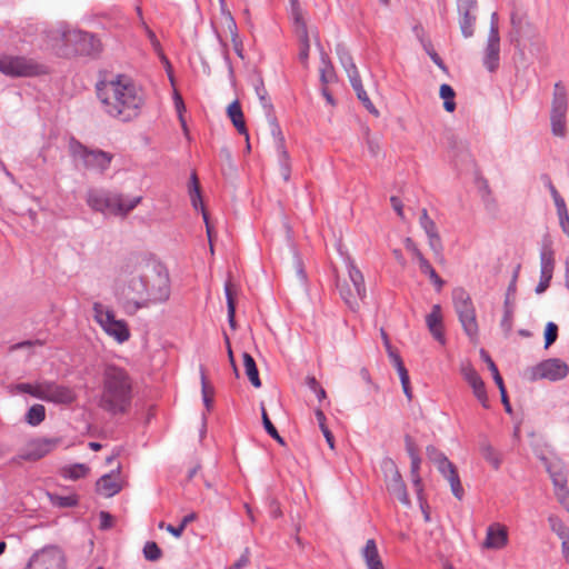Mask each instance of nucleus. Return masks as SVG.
Listing matches in <instances>:
<instances>
[{
  "label": "nucleus",
  "mask_w": 569,
  "mask_h": 569,
  "mask_svg": "<svg viewBox=\"0 0 569 569\" xmlns=\"http://www.w3.org/2000/svg\"><path fill=\"white\" fill-rule=\"evenodd\" d=\"M89 471V468L83 463H74L63 468L62 475L64 478L77 480L84 477Z\"/></svg>",
  "instance_id": "obj_43"
},
{
  "label": "nucleus",
  "mask_w": 569,
  "mask_h": 569,
  "mask_svg": "<svg viewBox=\"0 0 569 569\" xmlns=\"http://www.w3.org/2000/svg\"><path fill=\"white\" fill-rule=\"evenodd\" d=\"M551 197H552V199L555 201V206L557 208L558 218L569 214L566 202H565L563 198L559 194L558 190H553V194Z\"/></svg>",
  "instance_id": "obj_56"
},
{
  "label": "nucleus",
  "mask_w": 569,
  "mask_h": 569,
  "mask_svg": "<svg viewBox=\"0 0 569 569\" xmlns=\"http://www.w3.org/2000/svg\"><path fill=\"white\" fill-rule=\"evenodd\" d=\"M555 269L553 250L550 244H543L540 252V280L535 291L538 295L543 293L550 286Z\"/></svg>",
  "instance_id": "obj_20"
},
{
  "label": "nucleus",
  "mask_w": 569,
  "mask_h": 569,
  "mask_svg": "<svg viewBox=\"0 0 569 569\" xmlns=\"http://www.w3.org/2000/svg\"><path fill=\"white\" fill-rule=\"evenodd\" d=\"M481 357L488 363V368H489V370L492 373V377H493V380H495L496 385L497 386H501L503 383V380H502V377L500 376V373L498 371V368H497L496 363L492 361L490 356L485 350H481Z\"/></svg>",
  "instance_id": "obj_53"
},
{
  "label": "nucleus",
  "mask_w": 569,
  "mask_h": 569,
  "mask_svg": "<svg viewBox=\"0 0 569 569\" xmlns=\"http://www.w3.org/2000/svg\"><path fill=\"white\" fill-rule=\"evenodd\" d=\"M495 37V38H500L499 37V28H498V14L497 12H493L491 14V18H490V29H489V34L488 37Z\"/></svg>",
  "instance_id": "obj_63"
},
{
  "label": "nucleus",
  "mask_w": 569,
  "mask_h": 569,
  "mask_svg": "<svg viewBox=\"0 0 569 569\" xmlns=\"http://www.w3.org/2000/svg\"><path fill=\"white\" fill-rule=\"evenodd\" d=\"M46 418V408L42 405H33L29 408L28 412L26 413V421L30 426H39Z\"/></svg>",
  "instance_id": "obj_39"
},
{
  "label": "nucleus",
  "mask_w": 569,
  "mask_h": 569,
  "mask_svg": "<svg viewBox=\"0 0 569 569\" xmlns=\"http://www.w3.org/2000/svg\"><path fill=\"white\" fill-rule=\"evenodd\" d=\"M550 529L561 539L569 538V528L556 516L548 518Z\"/></svg>",
  "instance_id": "obj_46"
},
{
  "label": "nucleus",
  "mask_w": 569,
  "mask_h": 569,
  "mask_svg": "<svg viewBox=\"0 0 569 569\" xmlns=\"http://www.w3.org/2000/svg\"><path fill=\"white\" fill-rule=\"evenodd\" d=\"M280 173L287 182L290 179V163L288 152L281 147L279 148Z\"/></svg>",
  "instance_id": "obj_49"
},
{
  "label": "nucleus",
  "mask_w": 569,
  "mask_h": 569,
  "mask_svg": "<svg viewBox=\"0 0 569 569\" xmlns=\"http://www.w3.org/2000/svg\"><path fill=\"white\" fill-rule=\"evenodd\" d=\"M38 399L57 405H70L76 400V393L71 388L67 386L43 380L41 395H38Z\"/></svg>",
  "instance_id": "obj_19"
},
{
  "label": "nucleus",
  "mask_w": 569,
  "mask_h": 569,
  "mask_svg": "<svg viewBox=\"0 0 569 569\" xmlns=\"http://www.w3.org/2000/svg\"><path fill=\"white\" fill-rule=\"evenodd\" d=\"M427 327L432 337L440 343H445L442 315L440 305H433L431 312L426 317Z\"/></svg>",
  "instance_id": "obj_27"
},
{
  "label": "nucleus",
  "mask_w": 569,
  "mask_h": 569,
  "mask_svg": "<svg viewBox=\"0 0 569 569\" xmlns=\"http://www.w3.org/2000/svg\"><path fill=\"white\" fill-rule=\"evenodd\" d=\"M438 471L446 478L450 485L452 495L458 499L462 500L465 496V490L462 488L457 468L455 465L447 458L442 460L440 465L437 466Z\"/></svg>",
  "instance_id": "obj_22"
},
{
  "label": "nucleus",
  "mask_w": 569,
  "mask_h": 569,
  "mask_svg": "<svg viewBox=\"0 0 569 569\" xmlns=\"http://www.w3.org/2000/svg\"><path fill=\"white\" fill-rule=\"evenodd\" d=\"M551 197H552V199L555 201V206L557 208L558 218L569 214L566 202H565L563 198L559 194L558 190H553V194Z\"/></svg>",
  "instance_id": "obj_57"
},
{
  "label": "nucleus",
  "mask_w": 569,
  "mask_h": 569,
  "mask_svg": "<svg viewBox=\"0 0 569 569\" xmlns=\"http://www.w3.org/2000/svg\"><path fill=\"white\" fill-rule=\"evenodd\" d=\"M546 469L551 478L553 490L567 486V473L562 463L559 461H547Z\"/></svg>",
  "instance_id": "obj_31"
},
{
  "label": "nucleus",
  "mask_w": 569,
  "mask_h": 569,
  "mask_svg": "<svg viewBox=\"0 0 569 569\" xmlns=\"http://www.w3.org/2000/svg\"><path fill=\"white\" fill-rule=\"evenodd\" d=\"M320 81L325 86L336 81V72L333 66L325 53H321Z\"/></svg>",
  "instance_id": "obj_38"
},
{
  "label": "nucleus",
  "mask_w": 569,
  "mask_h": 569,
  "mask_svg": "<svg viewBox=\"0 0 569 569\" xmlns=\"http://www.w3.org/2000/svg\"><path fill=\"white\" fill-rule=\"evenodd\" d=\"M406 450L410 458L419 457L417 446L410 436L405 437Z\"/></svg>",
  "instance_id": "obj_61"
},
{
  "label": "nucleus",
  "mask_w": 569,
  "mask_h": 569,
  "mask_svg": "<svg viewBox=\"0 0 569 569\" xmlns=\"http://www.w3.org/2000/svg\"><path fill=\"white\" fill-rule=\"evenodd\" d=\"M291 16L295 23V32L299 39V60L307 64L310 51V40L302 10L297 0H291Z\"/></svg>",
  "instance_id": "obj_18"
},
{
  "label": "nucleus",
  "mask_w": 569,
  "mask_h": 569,
  "mask_svg": "<svg viewBox=\"0 0 569 569\" xmlns=\"http://www.w3.org/2000/svg\"><path fill=\"white\" fill-rule=\"evenodd\" d=\"M558 338V326L549 321L545 329V348H549Z\"/></svg>",
  "instance_id": "obj_52"
},
{
  "label": "nucleus",
  "mask_w": 569,
  "mask_h": 569,
  "mask_svg": "<svg viewBox=\"0 0 569 569\" xmlns=\"http://www.w3.org/2000/svg\"><path fill=\"white\" fill-rule=\"evenodd\" d=\"M558 502L569 511V488L568 486L555 490Z\"/></svg>",
  "instance_id": "obj_58"
},
{
  "label": "nucleus",
  "mask_w": 569,
  "mask_h": 569,
  "mask_svg": "<svg viewBox=\"0 0 569 569\" xmlns=\"http://www.w3.org/2000/svg\"><path fill=\"white\" fill-rule=\"evenodd\" d=\"M362 558L368 569H383L382 560L379 556L377 543L373 539L367 540L361 550Z\"/></svg>",
  "instance_id": "obj_29"
},
{
  "label": "nucleus",
  "mask_w": 569,
  "mask_h": 569,
  "mask_svg": "<svg viewBox=\"0 0 569 569\" xmlns=\"http://www.w3.org/2000/svg\"><path fill=\"white\" fill-rule=\"evenodd\" d=\"M93 318L103 329V331L118 343H123L129 340L130 331L124 320L116 319L114 312L104 307L101 302H94Z\"/></svg>",
  "instance_id": "obj_10"
},
{
  "label": "nucleus",
  "mask_w": 569,
  "mask_h": 569,
  "mask_svg": "<svg viewBox=\"0 0 569 569\" xmlns=\"http://www.w3.org/2000/svg\"><path fill=\"white\" fill-rule=\"evenodd\" d=\"M249 563V549L246 548L240 558L229 569H241Z\"/></svg>",
  "instance_id": "obj_62"
},
{
  "label": "nucleus",
  "mask_w": 569,
  "mask_h": 569,
  "mask_svg": "<svg viewBox=\"0 0 569 569\" xmlns=\"http://www.w3.org/2000/svg\"><path fill=\"white\" fill-rule=\"evenodd\" d=\"M146 264L137 267L128 277L121 280L116 296L123 312L128 316L136 315L140 309H147L146 303Z\"/></svg>",
  "instance_id": "obj_3"
},
{
  "label": "nucleus",
  "mask_w": 569,
  "mask_h": 569,
  "mask_svg": "<svg viewBox=\"0 0 569 569\" xmlns=\"http://www.w3.org/2000/svg\"><path fill=\"white\" fill-rule=\"evenodd\" d=\"M380 468L389 493L395 496L402 505L409 506L410 499L407 488L396 462L391 458L386 457L382 459Z\"/></svg>",
  "instance_id": "obj_12"
},
{
  "label": "nucleus",
  "mask_w": 569,
  "mask_h": 569,
  "mask_svg": "<svg viewBox=\"0 0 569 569\" xmlns=\"http://www.w3.org/2000/svg\"><path fill=\"white\" fill-rule=\"evenodd\" d=\"M346 262L348 277L343 279L337 277V289L346 306L351 311H358L360 302L367 296L365 277L351 258L348 257Z\"/></svg>",
  "instance_id": "obj_6"
},
{
  "label": "nucleus",
  "mask_w": 569,
  "mask_h": 569,
  "mask_svg": "<svg viewBox=\"0 0 569 569\" xmlns=\"http://www.w3.org/2000/svg\"><path fill=\"white\" fill-rule=\"evenodd\" d=\"M508 543V532L507 529L495 523L488 527L486 539L482 543V547L486 549H502Z\"/></svg>",
  "instance_id": "obj_24"
},
{
  "label": "nucleus",
  "mask_w": 569,
  "mask_h": 569,
  "mask_svg": "<svg viewBox=\"0 0 569 569\" xmlns=\"http://www.w3.org/2000/svg\"><path fill=\"white\" fill-rule=\"evenodd\" d=\"M500 61V38L488 37L483 54V66L489 72L498 69Z\"/></svg>",
  "instance_id": "obj_26"
},
{
  "label": "nucleus",
  "mask_w": 569,
  "mask_h": 569,
  "mask_svg": "<svg viewBox=\"0 0 569 569\" xmlns=\"http://www.w3.org/2000/svg\"><path fill=\"white\" fill-rule=\"evenodd\" d=\"M146 303L147 308L153 305L163 303L170 298V279L167 270L158 264H146Z\"/></svg>",
  "instance_id": "obj_7"
},
{
  "label": "nucleus",
  "mask_w": 569,
  "mask_h": 569,
  "mask_svg": "<svg viewBox=\"0 0 569 569\" xmlns=\"http://www.w3.org/2000/svg\"><path fill=\"white\" fill-rule=\"evenodd\" d=\"M426 455L430 461H432L436 466L440 465L442 460L447 459V456L438 450L435 446H428L426 448Z\"/></svg>",
  "instance_id": "obj_54"
},
{
  "label": "nucleus",
  "mask_w": 569,
  "mask_h": 569,
  "mask_svg": "<svg viewBox=\"0 0 569 569\" xmlns=\"http://www.w3.org/2000/svg\"><path fill=\"white\" fill-rule=\"evenodd\" d=\"M141 200L142 198L140 196L128 198L122 193L98 188L88 189L86 196L87 204L93 211L118 217H126L141 202Z\"/></svg>",
  "instance_id": "obj_4"
},
{
  "label": "nucleus",
  "mask_w": 569,
  "mask_h": 569,
  "mask_svg": "<svg viewBox=\"0 0 569 569\" xmlns=\"http://www.w3.org/2000/svg\"><path fill=\"white\" fill-rule=\"evenodd\" d=\"M49 37L53 47H60V44L71 47L74 52L80 54H92L100 50V42L93 34L71 29L64 24L50 30Z\"/></svg>",
  "instance_id": "obj_5"
},
{
  "label": "nucleus",
  "mask_w": 569,
  "mask_h": 569,
  "mask_svg": "<svg viewBox=\"0 0 569 569\" xmlns=\"http://www.w3.org/2000/svg\"><path fill=\"white\" fill-rule=\"evenodd\" d=\"M61 442L60 438H36L30 440L20 452L12 458V462L20 463V461H37L52 450H54Z\"/></svg>",
  "instance_id": "obj_16"
},
{
  "label": "nucleus",
  "mask_w": 569,
  "mask_h": 569,
  "mask_svg": "<svg viewBox=\"0 0 569 569\" xmlns=\"http://www.w3.org/2000/svg\"><path fill=\"white\" fill-rule=\"evenodd\" d=\"M336 51L340 60V63L342 64L343 69L348 74V78L350 79L353 76H358L359 71L353 62L350 52L341 44L337 46Z\"/></svg>",
  "instance_id": "obj_34"
},
{
  "label": "nucleus",
  "mask_w": 569,
  "mask_h": 569,
  "mask_svg": "<svg viewBox=\"0 0 569 569\" xmlns=\"http://www.w3.org/2000/svg\"><path fill=\"white\" fill-rule=\"evenodd\" d=\"M349 81L351 83L352 89L356 91L358 99L362 102L365 108L369 112H371L373 114H378V110L375 108L373 103L371 102L370 98L368 97V94L362 86L360 74L351 77L349 79Z\"/></svg>",
  "instance_id": "obj_33"
},
{
  "label": "nucleus",
  "mask_w": 569,
  "mask_h": 569,
  "mask_svg": "<svg viewBox=\"0 0 569 569\" xmlns=\"http://www.w3.org/2000/svg\"><path fill=\"white\" fill-rule=\"evenodd\" d=\"M227 114L233 127L241 134H244L246 141L249 142V133L246 127L243 112L238 100L232 101L227 108Z\"/></svg>",
  "instance_id": "obj_28"
},
{
  "label": "nucleus",
  "mask_w": 569,
  "mask_h": 569,
  "mask_svg": "<svg viewBox=\"0 0 569 569\" xmlns=\"http://www.w3.org/2000/svg\"><path fill=\"white\" fill-rule=\"evenodd\" d=\"M0 72L8 77H31L41 72V66L22 56L0 54Z\"/></svg>",
  "instance_id": "obj_11"
},
{
  "label": "nucleus",
  "mask_w": 569,
  "mask_h": 569,
  "mask_svg": "<svg viewBox=\"0 0 569 569\" xmlns=\"http://www.w3.org/2000/svg\"><path fill=\"white\" fill-rule=\"evenodd\" d=\"M200 379H201V393H202V401L206 406L207 410H211L213 405V395L214 389L212 386H210L207 381L206 370L202 366H200Z\"/></svg>",
  "instance_id": "obj_37"
},
{
  "label": "nucleus",
  "mask_w": 569,
  "mask_h": 569,
  "mask_svg": "<svg viewBox=\"0 0 569 569\" xmlns=\"http://www.w3.org/2000/svg\"><path fill=\"white\" fill-rule=\"evenodd\" d=\"M461 372L466 381L472 388L473 395L481 403V406L483 408H489V399L485 387V382L478 375V372L470 366L463 367Z\"/></svg>",
  "instance_id": "obj_21"
},
{
  "label": "nucleus",
  "mask_w": 569,
  "mask_h": 569,
  "mask_svg": "<svg viewBox=\"0 0 569 569\" xmlns=\"http://www.w3.org/2000/svg\"><path fill=\"white\" fill-rule=\"evenodd\" d=\"M390 202H391V206H392L393 210L397 212V214H398L402 220H405L403 206H402L401 200H400L398 197L392 196V197L390 198Z\"/></svg>",
  "instance_id": "obj_64"
},
{
  "label": "nucleus",
  "mask_w": 569,
  "mask_h": 569,
  "mask_svg": "<svg viewBox=\"0 0 569 569\" xmlns=\"http://www.w3.org/2000/svg\"><path fill=\"white\" fill-rule=\"evenodd\" d=\"M70 154L77 166L100 172L108 169L113 158L112 153L88 144H70Z\"/></svg>",
  "instance_id": "obj_9"
},
{
  "label": "nucleus",
  "mask_w": 569,
  "mask_h": 569,
  "mask_svg": "<svg viewBox=\"0 0 569 569\" xmlns=\"http://www.w3.org/2000/svg\"><path fill=\"white\" fill-rule=\"evenodd\" d=\"M419 223L428 237L430 249L436 254H440L442 251L441 238L438 233L435 221L428 216L427 209H422Z\"/></svg>",
  "instance_id": "obj_23"
},
{
  "label": "nucleus",
  "mask_w": 569,
  "mask_h": 569,
  "mask_svg": "<svg viewBox=\"0 0 569 569\" xmlns=\"http://www.w3.org/2000/svg\"><path fill=\"white\" fill-rule=\"evenodd\" d=\"M452 303L465 333L471 341H476L479 333L476 308L467 290L457 287L452 290Z\"/></svg>",
  "instance_id": "obj_8"
},
{
  "label": "nucleus",
  "mask_w": 569,
  "mask_h": 569,
  "mask_svg": "<svg viewBox=\"0 0 569 569\" xmlns=\"http://www.w3.org/2000/svg\"><path fill=\"white\" fill-rule=\"evenodd\" d=\"M439 94L445 101L443 108L446 109V111L452 112L456 109V103L453 100L456 94H455V91L451 88V86H449L447 83L441 84Z\"/></svg>",
  "instance_id": "obj_42"
},
{
  "label": "nucleus",
  "mask_w": 569,
  "mask_h": 569,
  "mask_svg": "<svg viewBox=\"0 0 569 569\" xmlns=\"http://www.w3.org/2000/svg\"><path fill=\"white\" fill-rule=\"evenodd\" d=\"M120 489V483L113 473L103 475L97 481V491L106 497L114 496Z\"/></svg>",
  "instance_id": "obj_32"
},
{
  "label": "nucleus",
  "mask_w": 569,
  "mask_h": 569,
  "mask_svg": "<svg viewBox=\"0 0 569 569\" xmlns=\"http://www.w3.org/2000/svg\"><path fill=\"white\" fill-rule=\"evenodd\" d=\"M403 243H405L406 249L408 251H410L412 257L417 260L418 264H420L422 261L426 260V258L423 257V254L418 249L417 244L415 243V241L411 238H406Z\"/></svg>",
  "instance_id": "obj_55"
},
{
  "label": "nucleus",
  "mask_w": 569,
  "mask_h": 569,
  "mask_svg": "<svg viewBox=\"0 0 569 569\" xmlns=\"http://www.w3.org/2000/svg\"><path fill=\"white\" fill-rule=\"evenodd\" d=\"M253 86H254L256 94H257L258 99L260 100V103L267 114L264 130H267L270 133V139H272L274 142H283L284 136H283L276 118L272 117V114H271L272 104L268 98V92H267V89L264 88L263 81L260 78H258Z\"/></svg>",
  "instance_id": "obj_17"
},
{
  "label": "nucleus",
  "mask_w": 569,
  "mask_h": 569,
  "mask_svg": "<svg viewBox=\"0 0 569 569\" xmlns=\"http://www.w3.org/2000/svg\"><path fill=\"white\" fill-rule=\"evenodd\" d=\"M97 96L103 112L122 122L137 118L144 101L141 90L126 76L98 82Z\"/></svg>",
  "instance_id": "obj_1"
},
{
  "label": "nucleus",
  "mask_w": 569,
  "mask_h": 569,
  "mask_svg": "<svg viewBox=\"0 0 569 569\" xmlns=\"http://www.w3.org/2000/svg\"><path fill=\"white\" fill-rule=\"evenodd\" d=\"M41 387L42 381H38L34 385L22 382L16 386V390L21 393H28L34 398H38V395H41Z\"/></svg>",
  "instance_id": "obj_50"
},
{
  "label": "nucleus",
  "mask_w": 569,
  "mask_h": 569,
  "mask_svg": "<svg viewBox=\"0 0 569 569\" xmlns=\"http://www.w3.org/2000/svg\"><path fill=\"white\" fill-rule=\"evenodd\" d=\"M480 452L485 460L488 461L495 469L500 467V457L488 441L481 442Z\"/></svg>",
  "instance_id": "obj_40"
},
{
  "label": "nucleus",
  "mask_w": 569,
  "mask_h": 569,
  "mask_svg": "<svg viewBox=\"0 0 569 569\" xmlns=\"http://www.w3.org/2000/svg\"><path fill=\"white\" fill-rule=\"evenodd\" d=\"M477 8H468L458 10L459 13V27L465 38H471L475 33V24L477 17L475 11Z\"/></svg>",
  "instance_id": "obj_30"
},
{
  "label": "nucleus",
  "mask_w": 569,
  "mask_h": 569,
  "mask_svg": "<svg viewBox=\"0 0 569 569\" xmlns=\"http://www.w3.org/2000/svg\"><path fill=\"white\" fill-rule=\"evenodd\" d=\"M475 183L485 203L488 204L490 202H493L488 180L485 177H482L478 171H476L475 173Z\"/></svg>",
  "instance_id": "obj_41"
},
{
  "label": "nucleus",
  "mask_w": 569,
  "mask_h": 569,
  "mask_svg": "<svg viewBox=\"0 0 569 569\" xmlns=\"http://www.w3.org/2000/svg\"><path fill=\"white\" fill-rule=\"evenodd\" d=\"M188 189H189V197H190L192 207L196 210L201 209V211H202V217H203V220H204V223L207 227V234H208L209 240L211 241V227L209 224L208 213L206 212V210L203 208L199 180L194 172L190 177V182H189Z\"/></svg>",
  "instance_id": "obj_25"
},
{
  "label": "nucleus",
  "mask_w": 569,
  "mask_h": 569,
  "mask_svg": "<svg viewBox=\"0 0 569 569\" xmlns=\"http://www.w3.org/2000/svg\"><path fill=\"white\" fill-rule=\"evenodd\" d=\"M512 316L513 310H505V315L501 319V328L508 333L512 329Z\"/></svg>",
  "instance_id": "obj_60"
},
{
  "label": "nucleus",
  "mask_w": 569,
  "mask_h": 569,
  "mask_svg": "<svg viewBox=\"0 0 569 569\" xmlns=\"http://www.w3.org/2000/svg\"><path fill=\"white\" fill-rule=\"evenodd\" d=\"M410 459H411L410 473H411L412 482H413L417 493L420 495V492L422 491L421 478L419 475L421 459H420V457H413Z\"/></svg>",
  "instance_id": "obj_47"
},
{
  "label": "nucleus",
  "mask_w": 569,
  "mask_h": 569,
  "mask_svg": "<svg viewBox=\"0 0 569 569\" xmlns=\"http://www.w3.org/2000/svg\"><path fill=\"white\" fill-rule=\"evenodd\" d=\"M222 14L224 16L226 28L230 32L231 41L233 43L234 51L237 52V54L239 57H242V43H241V41L239 40V37H238V29H237L236 21L232 18V16L230 14L229 11L222 10Z\"/></svg>",
  "instance_id": "obj_35"
},
{
  "label": "nucleus",
  "mask_w": 569,
  "mask_h": 569,
  "mask_svg": "<svg viewBox=\"0 0 569 569\" xmlns=\"http://www.w3.org/2000/svg\"><path fill=\"white\" fill-rule=\"evenodd\" d=\"M143 556L149 561H157L161 558L162 551L154 541H148L143 547Z\"/></svg>",
  "instance_id": "obj_48"
},
{
  "label": "nucleus",
  "mask_w": 569,
  "mask_h": 569,
  "mask_svg": "<svg viewBox=\"0 0 569 569\" xmlns=\"http://www.w3.org/2000/svg\"><path fill=\"white\" fill-rule=\"evenodd\" d=\"M133 382L124 368L107 365L102 372L98 407L110 415L126 413L132 401Z\"/></svg>",
  "instance_id": "obj_2"
},
{
  "label": "nucleus",
  "mask_w": 569,
  "mask_h": 569,
  "mask_svg": "<svg viewBox=\"0 0 569 569\" xmlns=\"http://www.w3.org/2000/svg\"><path fill=\"white\" fill-rule=\"evenodd\" d=\"M242 358L244 370L250 382L253 387L259 388L261 386V381L254 359L248 352H243Z\"/></svg>",
  "instance_id": "obj_36"
},
{
  "label": "nucleus",
  "mask_w": 569,
  "mask_h": 569,
  "mask_svg": "<svg viewBox=\"0 0 569 569\" xmlns=\"http://www.w3.org/2000/svg\"><path fill=\"white\" fill-rule=\"evenodd\" d=\"M569 373V366L559 358L546 359L528 369L529 379L535 381L546 379L549 381H559Z\"/></svg>",
  "instance_id": "obj_14"
},
{
  "label": "nucleus",
  "mask_w": 569,
  "mask_h": 569,
  "mask_svg": "<svg viewBox=\"0 0 569 569\" xmlns=\"http://www.w3.org/2000/svg\"><path fill=\"white\" fill-rule=\"evenodd\" d=\"M261 416H262V423H263V427H264L267 433L270 437H272L278 443L283 446L284 445V440L279 435V432L277 431L276 427L273 426V423L269 419L268 413H267V411H266L263 406L261 407Z\"/></svg>",
  "instance_id": "obj_45"
},
{
  "label": "nucleus",
  "mask_w": 569,
  "mask_h": 569,
  "mask_svg": "<svg viewBox=\"0 0 569 569\" xmlns=\"http://www.w3.org/2000/svg\"><path fill=\"white\" fill-rule=\"evenodd\" d=\"M99 518H100V529L102 530H107V529H110L113 525V517L107 512V511H101L99 513Z\"/></svg>",
  "instance_id": "obj_59"
},
{
  "label": "nucleus",
  "mask_w": 569,
  "mask_h": 569,
  "mask_svg": "<svg viewBox=\"0 0 569 569\" xmlns=\"http://www.w3.org/2000/svg\"><path fill=\"white\" fill-rule=\"evenodd\" d=\"M51 502L61 508L74 507L78 503L76 496H50Z\"/></svg>",
  "instance_id": "obj_51"
},
{
  "label": "nucleus",
  "mask_w": 569,
  "mask_h": 569,
  "mask_svg": "<svg viewBox=\"0 0 569 569\" xmlns=\"http://www.w3.org/2000/svg\"><path fill=\"white\" fill-rule=\"evenodd\" d=\"M419 269L422 273L427 274L430 278L432 283L437 287L438 291L441 290V288L445 284V281L438 276V273L427 259L419 264Z\"/></svg>",
  "instance_id": "obj_44"
},
{
  "label": "nucleus",
  "mask_w": 569,
  "mask_h": 569,
  "mask_svg": "<svg viewBox=\"0 0 569 569\" xmlns=\"http://www.w3.org/2000/svg\"><path fill=\"white\" fill-rule=\"evenodd\" d=\"M26 569H66V557L57 546H46L36 551Z\"/></svg>",
  "instance_id": "obj_15"
},
{
  "label": "nucleus",
  "mask_w": 569,
  "mask_h": 569,
  "mask_svg": "<svg viewBox=\"0 0 569 569\" xmlns=\"http://www.w3.org/2000/svg\"><path fill=\"white\" fill-rule=\"evenodd\" d=\"M567 109L568 101L566 90L560 83H556L551 102L550 122L552 133L557 138L565 137Z\"/></svg>",
  "instance_id": "obj_13"
}]
</instances>
